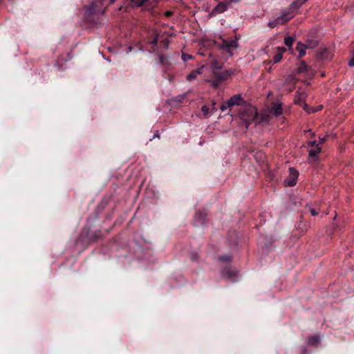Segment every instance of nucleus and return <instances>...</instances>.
Returning <instances> with one entry per match:
<instances>
[{"label":"nucleus","mask_w":354,"mask_h":354,"mask_svg":"<svg viewBox=\"0 0 354 354\" xmlns=\"http://www.w3.org/2000/svg\"><path fill=\"white\" fill-rule=\"evenodd\" d=\"M219 69L220 67L212 66V73L214 76L221 81V82L228 80L234 74V71L232 69L224 71H219Z\"/></svg>","instance_id":"f257e3e1"},{"label":"nucleus","mask_w":354,"mask_h":354,"mask_svg":"<svg viewBox=\"0 0 354 354\" xmlns=\"http://www.w3.org/2000/svg\"><path fill=\"white\" fill-rule=\"evenodd\" d=\"M258 112L255 107H249L244 113L242 115V119L246 124V127H248L250 121H254L257 120Z\"/></svg>","instance_id":"f03ea898"},{"label":"nucleus","mask_w":354,"mask_h":354,"mask_svg":"<svg viewBox=\"0 0 354 354\" xmlns=\"http://www.w3.org/2000/svg\"><path fill=\"white\" fill-rule=\"evenodd\" d=\"M238 48L237 40H223L222 44L220 46V48L227 53H231V52Z\"/></svg>","instance_id":"7ed1b4c3"},{"label":"nucleus","mask_w":354,"mask_h":354,"mask_svg":"<svg viewBox=\"0 0 354 354\" xmlns=\"http://www.w3.org/2000/svg\"><path fill=\"white\" fill-rule=\"evenodd\" d=\"M298 172L293 168L289 169V175L285 180V183L288 186H294L297 183Z\"/></svg>","instance_id":"20e7f679"},{"label":"nucleus","mask_w":354,"mask_h":354,"mask_svg":"<svg viewBox=\"0 0 354 354\" xmlns=\"http://www.w3.org/2000/svg\"><path fill=\"white\" fill-rule=\"evenodd\" d=\"M230 3L222 1L217 4V6L210 12L211 16H216V15L221 14L226 11L229 8Z\"/></svg>","instance_id":"39448f33"},{"label":"nucleus","mask_w":354,"mask_h":354,"mask_svg":"<svg viewBox=\"0 0 354 354\" xmlns=\"http://www.w3.org/2000/svg\"><path fill=\"white\" fill-rule=\"evenodd\" d=\"M295 16L293 11L286 10L283 11L281 15L276 19L277 24H283L288 20L291 19Z\"/></svg>","instance_id":"423d86ee"},{"label":"nucleus","mask_w":354,"mask_h":354,"mask_svg":"<svg viewBox=\"0 0 354 354\" xmlns=\"http://www.w3.org/2000/svg\"><path fill=\"white\" fill-rule=\"evenodd\" d=\"M303 95H299L298 97L295 99V103L301 106L308 113H313L317 111L318 109H314L313 108L309 107L304 101H303Z\"/></svg>","instance_id":"0eeeda50"},{"label":"nucleus","mask_w":354,"mask_h":354,"mask_svg":"<svg viewBox=\"0 0 354 354\" xmlns=\"http://www.w3.org/2000/svg\"><path fill=\"white\" fill-rule=\"evenodd\" d=\"M308 145L312 147V149L309 150L310 157H315L321 151V148L319 145L316 144L315 141L309 142Z\"/></svg>","instance_id":"6e6552de"},{"label":"nucleus","mask_w":354,"mask_h":354,"mask_svg":"<svg viewBox=\"0 0 354 354\" xmlns=\"http://www.w3.org/2000/svg\"><path fill=\"white\" fill-rule=\"evenodd\" d=\"M270 113L274 114L275 116H279L282 114V104L281 103H274L272 104L270 108Z\"/></svg>","instance_id":"1a4fd4ad"},{"label":"nucleus","mask_w":354,"mask_h":354,"mask_svg":"<svg viewBox=\"0 0 354 354\" xmlns=\"http://www.w3.org/2000/svg\"><path fill=\"white\" fill-rule=\"evenodd\" d=\"M203 68L204 66H201L200 68L192 71L189 75H187V80L189 81L195 80L198 75H201L203 73Z\"/></svg>","instance_id":"9d476101"},{"label":"nucleus","mask_w":354,"mask_h":354,"mask_svg":"<svg viewBox=\"0 0 354 354\" xmlns=\"http://www.w3.org/2000/svg\"><path fill=\"white\" fill-rule=\"evenodd\" d=\"M242 100V97L240 95H234L230 100H227V104L232 106L234 105H239Z\"/></svg>","instance_id":"9b49d317"},{"label":"nucleus","mask_w":354,"mask_h":354,"mask_svg":"<svg viewBox=\"0 0 354 354\" xmlns=\"http://www.w3.org/2000/svg\"><path fill=\"white\" fill-rule=\"evenodd\" d=\"M306 49H307V48L306 47V46L303 45L302 43H301V42L297 43V45L296 47V50L299 53V57H302L303 56H304L306 55Z\"/></svg>","instance_id":"f8f14e48"},{"label":"nucleus","mask_w":354,"mask_h":354,"mask_svg":"<svg viewBox=\"0 0 354 354\" xmlns=\"http://www.w3.org/2000/svg\"><path fill=\"white\" fill-rule=\"evenodd\" d=\"M87 12L89 14H103L104 12V9L96 10L95 5L93 3L87 8Z\"/></svg>","instance_id":"ddd939ff"},{"label":"nucleus","mask_w":354,"mask_h":354,"mask_svg":"<svg viewBox=\"0 0 354 354\" xmlns=\"http://www.w3.org/2000/svg\"><path fill=\"white\" fill-rule=\"evenodd\" d=\"M304 2L302 0L295 1L292 2L289 8L290 11H293L295 13V10H297Z\"/></svg>","instance_id":"4468645a"},{"label":"nucleus","mask_w":354,"mask_h":354,"mask_svg":"<svg viewBox=\"0 0 354 354\" xmlns=\"http://www.w3.org/2000/svg\"><path fill=\"white\" fill-rule=\"evenodd\" d=\"M317 44H318L317 41L314 39L309 40L306 44H303V45L306 46L307 49L314 48L317 46Z\"/></svg>","instance_id":"2eb2a0df"},{"label":"nucleus","mask_w":354,"mask_h":354,"mask_svg":"<svg viewBox=\"0 0 354 354\" xmlns=\"http://www.w3.org/2000/svg\"><path fill=\"white\" fill-rule=\"evenodd\" d=\"M147 0H131V3L133 7H140L143 5V3Z\"/></svg>","instance_id":"dca6fc26"},{"label":"nucleus","mask_w":354,"mask_h":354,"mask_svg":"<svg viewBox=\"0 0 354 354\" xmlns=\"http://www.w3.org/2000/svg\"><path fill=\"white\" fill-rule=\"evenodd\" d=\"M320 342V337L319 336H313L308 339V343L313 345H315Z\"/></svg>","instance_id":"f3484780"},{"label":"nucleus","mask_w":354,"mask_h":354,"mask_svg":"<svg viewBox=\"0 0 354 354\" xmlns=\"http://www.w3.org/2000/svg\"><path fill=\"white\" fill-rule=\"evenodd\" d=\"M208 82L210 83L211 86L214 88L218 87L219 84L221 83V81H220L218 78L215 77L214 80H208Z\"/></svg>","instance_id":"a211bd4d"},{"label":"nucleus","mask_w":354,"mask_h":354,"mask_svg":"<svg viewBox=\"0 0 354 354\" xmlns=\"http://www.w3.org/2000/svg\"><path fill=\"white\" fill-rule=\"evenodd\" d=\"M294 39L291 37H287L285 38L284 43L288 47H291L293 44Z\"/></svg>","instance_id":"6ab92c4d"},{"label":"nucleus","mask_w":354,"mask_h":354,"mask_svg":"<svg viewBox=\"0 0 354 354\" xmlns=\"http://www.w3.org/2000/svg\"><path fill=\"white\" fill-rule=\"evenodd\" d=\"M283 56L281 55V54L277 53L274 57H273V62L274 63H278L280 62L282 59Z\"/></svg>","instance_id":"aec40b11"},{"label":"nucleus","mask_w":354,"mask_h":354,"mask_svg":"<svg viewBox=\"0 0 354 354\" xmlns=\"http://www.w3.org/2000/svg\"><path fill=\"white\" fill-rule=\"evenodd\" d=\"M235 272H230L227 269H225L222 272V275L224 277H230L232 274H234Z\"/></svg>","instance_id":"412c9836"},{"label":"nucleus","mask_w":354,"mask_h":354,"mask_svg":"<svg viewBox=\"0 0 354 354\" xmlns=\"http://www.w3.org/2000/svg\"><path fill=\"white\" fill-rule=\"evenodd\" d=\"M192 59V56L190 55H187V54H183L182 55V59L184 62H187V60H190Z\"/></svg>","instance_id":"4be33fe9"},{"label":"nucleus","mask_w":354,"mask_h":354,"mask_svg":"<svg viewBox=\"0 0 354 354\" xmlns=\"http://www.w3.org/2000/svg\"><path fill=\"white\" fill-rule=\"evenodd\" d=\"M231 107V106L227 104V101L225 102L223 104H222L220 107L221 111H225L227 108Z\"/></svg>","instance_id":"5701e85b"},{"label":"nucleus","mask_w":354,"mask_h":354,"mask_svg":"<svg viewBox=\"0 0 354 354\" xmlns=\"http://www.w3.org/2000/svg\"><path fill=\"white\" fill-rule=\"evenodd\" d=\"M307 68V66L304 63H301V66L298 68L299 73H302Z\"/></svg>","instance_id":"b1692460"},{"label":"nucleus","mask_w":354,"mask_h":354,"mask_svg":"<svg viewBox=\"0 0 354 354\" xmlns=\"http://www.w3.org/2000/svg\"><path fill=\"white\" fill-rule=\"evenodd\" d=\"M348 64L350 66H354V52L352 53Z\"/></svg>","instance_id":"393cba45"},{"label":"nucleus","mask_w":354,"mask_h":354,"mask_svg":"<svg viewBox=\"0 0 354 354\" xmlns=\"http://www.w3.org/2000/svg\"><path fill=\"white\" fill-rule=\"evenodd\" d=\"M277 51L279 54H281V55L283 56V53L286 51V48L283 47H279L277 48Z\"/></svg>","instance_id":"a878e982"},{"label":"nucleus","mask_w":354,"mask_h":354,"mask_svg":"<svg viewBox=\"0 0 354 354\" xmlns=\"http://www.w3.org/2000/svg\"><path fill=\"white\" fill-rule=\"evenodd\" d=\"M310 212L312 216H317L318 214V212L315 209L312 208Z\"/></svg>","instance_id":"bb28decb"},{"label":"nucleus","mask_w":354,"mask_h":354,"mask_svg":"<svg viewBox=\"0 0 354 354\" xmlns=\"http://www.w3.org/2000/svg\"><path fill=\"white\" fill-rule=\"evenodd\" d=\"M150 43L153 45V46H156L157 44H158V38L156 37L154 38L151 41H150Z\"/></svg>","instance_id":"cd10ccee"},{"label":"nucleus","mask_w":354,"mask_h":354,"mask_svg":"<svg viewBox=\"0 0 354 354\" xmlns=\"http://www.w3.org/2000/svg\"><path fill=\"white\" fill-rule=\"evenodd\" d=\"M202 111L204 112V113H206L207 111V106H204L202 107Z\"/></svg>","instance_id":"c85d7f7f"},{"label":"nucleus","mask_w":354,"mask_h":354,"mask_svg":"<svg viewBox=\"0 0 354 354\" xmlns=\"http://www.w3.org/2000/svg\"><path fill=\"white\" fill-rule=\"evenodd\" d=\"M319 139H320V142L321 143H323L326 140V138L325 137L324 138H319Z\"/></svg>","instance_id":"c756f323"},{"label":"nucleus","mask_w":354,"mask_h":354,"mask_svg":"<svg viewBox=\"0 0 354 354\" xmlns=\"http://www.w3.org/2000/svg\"><path fill=\"white\" fill-rule=\"evenodd\" d=\"M230 259L229 257H221V259H222V260H227V259Z\"/></svg>","instance_id":"7c9ffc66"},{"label":"nucleus","mask_w":354,"mask_h":354,"mask_svg":"<svg viewBox=\"0 0 354 354\" xmlns=\"http://www.w3.org/2000/svg\"><path fill=\"white\" fill-rule=\"evenodd\" d=\"M269 25H270L271 27H273L274 23H272V22H270V23H269Z\"/></svg>","instance_id":"2f4dec72"},{"label":"nucleus","mask_w":354,"mask_h":354,"mask_svg":"<svg viewBox=\"0 0 354 354\" xmlns=\"http://www.w3.org/2000/svg\"><path fill=\"white\" fill-rule=\"evenodd\" d=\"M302 1H303V2H306L307 0H302Z\"/></svg>","instance_id":"473e14b6"}]
</instances>
